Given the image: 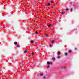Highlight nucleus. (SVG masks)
I'll return each mask as SVG.
<instances>
[{
    "label": "nucleus",
    "instance_id": "4",
    "mask_svg": "<svg viewBox=\"0 0 79 79\" xmlns=\"http://www.w3.org/2000/svg\"><path fill=\"white\" fill-rule=\"evenodd\" d=\"M54 42V40H53L52 41V44H53Z\"/></svg>",
    "mask_w": 79,
    "mask_h": 79
},
{
    "label": "nucleus",
    "instance_id": "20",
    "mask_svg": "<svg viewBox=\"0 0 79 79\" xmlns=\"http://www.w3.org/2000/svg\"><path fill=\"white\" fill-rule=\"evenodd\" d=\"M49 67H50V66L49 65H48V68H49Z\"/></svg>",
    "mask_w": 79,
    "mask_h": 79
},
{
    "label": "nucleus",
    "instance_id": "24",
    "mask_svg": "<svg viewBox=\"0 0 79 79\" xmlns=\"http://www.w3.org/2000/svg\"><path fill=\"white\" fill-rule=\"evenodd\" d=\"M73 10V8H72V9H71V11H72Z\"/></svg>",
    "mask_w": 79,
    "mask_h": 79
},
{
    "label": "nucleus",
    "instance_id": "23",
    "mask_svg": "<svg viewBox=\"0 0 79 79\" xmlns=\"http://www.w3.org/2000/svg\"><path fill=\"white\" fill-rule=\"evenodd\" d=\"M51 3H53L54 2H53V1H51Z\"/></svg>",
    "mask_w": 79,
    "mask_h": 79
},
{
    "label": "nucleus",
    "instance_id": "25",
    "mask_svg": "<svg viewBox=\"0 0 79 79\" xmlns=\"http://www.w3.org/2000/svg\"><path fill=\"white\" fill-rule=\"evenodd\" d=\"M49 46H52L51 44H50Z\"/></svg>",
    "mask_w": 79,
    "mask_h": 79
},
{
    "label": "nucleus",
    "instance_id": "3",
    "mask_svg": "<svg viewBox=\"0 0 79 79\" xmlns=\"http://www.w3.org/2000/svg\"><path fill=\"white\" fill-rule=\"evenodd\" d=\"M35 33H36V34H38V31H37V30H36V31L35 32Z\"/></svg>",
    "mask_w": 79,
    "mask_h": 79
},
{
    "label": "nucleus",
    "instance_id": "2",
    "mask_svg": "<svg viewBox=\"0 0 79 79\" xmlns=\"http://www.w3.org/2000/svg\"><path fill=\"white\" fill-rule=\"evenodd\" d=\"M14 44L16 45V44H17L18 43H17V42H15L14 43Z\"/></svg>",
    "mask_w": 79,
    "mask_h": 79
},
{
    "label": "nucleus",
    "instance_id": "21",
    "mask_svg": "<svg viewBox=\"0 0 79 79\" xmlns=\"http://www.w3.org/2000/svg\"><path fill=\"white\" fill-rule=\"evenodd\" d=\"M68 10H69V9H67L66 10V11H68Z\"/></svg>",
    "mask_w": 79,
    "mask_h": 79
},
{
    "label": "nucleus",
    "instance_id": "14",
    "mask_svg": "<svg viewBox=\"0 0 79 79\" xmlns=\"http://www.w3.org/2000/svg\"><path fill=\"white\" fill-rule=\"evenodd\" d=\"M19 64L18 62H17V63H16L15 64V65H17V64Z\"/></svg>",
    "mask_w": 79,
    "mask_h": 79
},
{
    "label": "nucleus",
    "instance_id": "28",
    "mask_svg": "<svg viewBox=\"0 0 79 79\" xmlns=\"http://www.w3.org/2000/svg\"><path fill=\"white\" fill-rule=\"evenodd\" d=\"M61 69H63V68H62Z\"/></svg>",
    "mask_w": 79,
    "mask_h": 79
},
{
    "label": "nucleus",
    "instance_id": "18",
    "mask_svg": "<svg viewBox=\"0 0 79 79\" xmlns=\"http://www.w3.org/2000/svg\"><path fill=\"white\" fill-rule=\"evenodd\" d=\"M51 24H49V25H48V26L49 27H50V26H51Z\"/></svg>",
    "mask_w": 79,
    "mask_h": 79
},
{
    "label": "nucleus",
    "instance_id": "15",
    "mask_svg": "<svg viewBox=\"0 0 79 79\" xmlns=\"http://www.w3.org/2000/svg\"><path fill=\"white\" fill-rule=\"evenodd\" d=\"M43 73H42L41 74H40V76H43Z\"/></svg>",
    "mask_w": 79,
    "mask_h": 79
},
{
    "label": "nucleus",
    "instance_id": "22",
    "mask_svg": "<svg viewBox=\"0 0 79 79\" xmlns=\"http://www.w3.org/2000/svg\"><path fill=\"white\" fill-rule=\"evenodd\" d=\"M60 56H58V59H60Z\"/></svg>",
    "mask_w": 79,
    "mask_h": 79
},
{
    "label": "nucleus",
    "instance_id": "1",
    "mask_svg": "<svg viewBox=\"0 0 79 79\" xmlns=\"http://www.w3.org/2000/svg\"><path fill=\"white\" fill-rule=\"evenodd\" d=\"M28 51L27 50H25L24 52V54H27Z\"/></svg>",
    "mask_w": 79,
    "mask_h": 79
},
{
    "label": "nucleus",
    "instance_id": "17",
    "mask_svg": "<svg viewBox=\"0 0 79 79\" xmlns=\"http://www.w3.org/2000/svg\"><path fill=\"white\" fill-rule=\"evenodd\" d=\"M69 53H70L71 52V51H69Z\"/></svg>",
    "mask_w": 79,
    "mask_h": 79
},
{
    "label": "nucleus",
    "instance_id": "7",
    "mask_svg": "<svg viewBox=\"0 0 79 79\" xmlns=\"http://www.w3.org/2000/svg\"><path fill=\"white\" fill-rule=\"evenodd\" d=\"M48 36V35H45V36H46V37H47Z\"/></svg>",
    "mask_w": 79,
    "mask_h": 79
},
{
    "label": "nucleus",
    "instance_id": "27",
    "mask_svg": "<svg viewBox=\"0 0 79 79\" xmlns=\"http://www.w3.org/2000/svg\"><path fill=\"white\" fill-rule=\"evenodd\" d=\"M2 73H3V71H2Z\"/></svg>",
    "mask_w": 79,
    "mask_h": 79
},
{
    "label": "nucleus",
    "instance_id": "16",
    "mask_svg": "<svg viewBox=\"0 0 79 79\" xmlns=\"http://www.w3.org/2000/svg\"><path fill=\"white\" fill-rule=\"evenodd\" d=\"M58 54L59 55H60V52H58Z\"/></svg>",
    "mask_w": 79,
    "mask_h": 79
},
{
    "label": "nucleus",
    "instance_id": "11",
    "mask_svg": "<svg viewBox=\"0 0 79 79\" xmlns=\"http://www.w3.org/2000/svg\"><path fill=\"white\" fill-rule=\"evenodd\" d=\"M47 63H48V64H50V63L49 62H48Z\"/></svg>",
    "mask_w": 79,
    "mask_h": 79
},
{
    "label": "nucleus",
    "instance_id": "26",
    "mask_svg": "<svg viewBox=\"0 0 79 79\" xmlns=\"http://www.w3.org/2000/svg\"><path fill=\"white\" fill-rule=\"evenodd\" d=\"M51 64H52V62H50Z\"/></svg>",
    "mask_w": 79,
    "mask_h": 79
},
{
    "label": "nucleus",
    "instance_id": "19",
    "mask_svg": "<svg viewBox=\"0 0 79 79\" xmlns=\"http://www.w3.org/2000/svg\"><path fill=\"white\" fill-rule=\"evenodd\" d=\"M34 52H32L31 54H32V55H34Z\"/></svg>",
    "mask_w": 79,
    "mask_h": 79
},
{
    "label": "nucleus",
    "instance_id": "10",
    "mask_svg": "<svg viewBox=\"0 0 79 79\" xmlns=\"http://www.w3.org/2000/svg\"><path fill=\"white\" fill-rule=\"evenodd\" d=\"M65 56H68V54L67 53H66L65 54Z\"/></svg>",
    "mask_w": 79,
    "mask_h": 79
},
{
    "label": "nucleus",
    "instance_id": "5",
    "mask_svg": "<svg viewBox=\"0 0 79 79\" xmlns=\"http://www.w3.org/2000/svg\"><path fill=\"white\" fill-rule=\"evenodd\" d=\"M64 13H65V12H61V14H64Z\"/></svg>",
    "mask_w": 79,
    "mask_h": 79
},
{
    "label": "nucleus",
    "instance_id": "9",
    "mask_svg": "<svg viewBox=\"0 0 79 79\" xmlns=\"http://www.w3.org/2000/svg\"><path fill=\"white\" fill-rule=\"evenodd\" d=\"M34 42V41H31V43H33Z\"/></svg>",
    "mask_w": 79,
    "mask_h": 79
},
{
    "label": "nucleus",
    "instance_id": "12",
    "mask_svg": "<svg viewBox=\"0 0 79 79\" xmlns=\"http://www.w3.org/2000/svg\"><path fill=\"white\" fill-rule=\"evenodd\" d=\"M55 58H52V60H55Z\"/></svg>",
    "mask_w": 79,
    "mask_h": 79
},
{
    "label": "nucleus",
    "instance_id": "6",
    "mask_svg": "<svg viewBox=\"0 0 79 79\" xmlns=\"http://www.w3.org/2000/svg\"><path fill=\"white\" fill-rule=\"evenodd\" d=\"M17 48H19L20 46H19V44H17Z\"/></svg>",
    "mask_w": 79,
    "mask_h": 79
},
{
    "label": "nucleus",
    "instance_id": "8",
    "mask_svg": "<svg viewBox=\"0 0 79 79\" xmlns=\"http://www.w3.org/2000/svg\"><path fill=\"white\" fill-rule=\"evenodd\" d=\"M50 3H48L47 6H49V5H50Z\"/></svg>",
    "mask_w": 79,
    "mask_h": 79
},
{
    "label": "nucleus",
    "instance_id": "13",
    "mask_svg": "<svg viewBox=\"0 0 79 79\" xmlns=\"http://www.w3.org/2000/svg\"><path fill=\"white\" fill-rule=\"evenodd\" d=\"M46 78V76H44V79H45Z\"/></svg>",
    "mask_w": 79,
    "mask_h": 79
}]
</instances>
